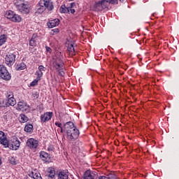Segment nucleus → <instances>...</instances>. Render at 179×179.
Instances as JSON below:
<instances>
[{
	"label": "nucleus",
	"instance_id": "1",
	"mask_svg": "<svg viewBox=\"0 0 179 179\" xmlns=\"http://www.w3.org/2000/svg\"><path fill=\"white\" fill-rule=\"evenodd\" d=\"M45 9L48 10H52L54 9V4L51 0H40L36 6L38 13H43Z\"/></svg>",
	"mask_w": 179,
	"mask_h": 179
},
{
	"label": "nucleus",
	"instance_id": "2",
	"mask_svg": "<svg viewBox=\"0 0 179 179\" xmlns=\"http://www.w3.org/2000/svg\"><path fill=\"white\" fill-rule=\"evenodd\" d=\"M5 17L15 23H20L22 22V17L17 14H15L12 10L7 11L5 14Z\"/></svg>",
	"mask_w": 179,
	"mask_h": 179
},
{
	"label": "nucleus",
	"instance_id": "3",
	"mask_svg": "<svg viewBox=\"0 0 179 179\" xmlns=\"http://www.w3.org/2000/svg\"><path fill=\"white\" fill-rule=\"evenodd\" d=\"M66 138L68 141H70V142H73V141H76L78 138H79V129H71L69 131L66 132Z\"/></svg>",
	"mask_w": 179,
	"mask_h": 179
},
{
	"label": "nucleus",
	"instance_id": "4",
	"mask_svg": "<svg viewBox=\"0 0 179 179\" xmlns=\"http://www.w3.org/2000/svg\"><path fill=\"white\" fill-rule=\"evenodd\" d=\"M0 78L4 80H10V73L6 69V67L3 65H0Z\"/></svg>",
	"mask_w": 179,
	"mask_h": 179
},
{
	"label": "nucleus",
	"instance_id": "5",
	"mask_svg": "<svg viewBox=\"0 0 179 179\" xmlns=\"http://www.w3.org/2000/svg\"><path fill=\"white\" fill-rule=\"evenodd\" d=\"M5 148H9L11 150H17L20 148V141L17 137H13L11 140V144L8 143V146Z\"/></svg>",
	"mask_w": 179,
	"mask_h": 179
},
{
	"label": "nucleus",
	"instance_id": "6",
	"mask_svg": "<svg viewBox=\"0 0 179 179\" xmlns=\"http://www.w3.org/2000/svg\"><path fill=\"white\" fill-rule=\"evenodd\" d=\"M17 8L19 10V12H21V13H29L30 12L29 9V4L27 3H24V1H22L20 3H18L17 4Z\"/></svg>",
	"mask_w": 179,
	"mask_h": 179
},
{
	"label": "nucleus",
	"instance_id": "7",
	"mask_svg": "<svg viewBox=\"0 0 179 179\" xmlns=\"http://www.w3.org/2000/svg\"><path fill=\"white\" fill-rule=\"evenodd\" d=\"M107 8V4L101 0L95 1L93 6V9L95 12H99V10H103V9H106Z\"/></svg>",
	"mask_w": 179,
	"mask_h": 179
},
{
	"label": "nucleus",
	"instance_id": "8",
	"mask_svg": "<svg viewBox=\"0 0 179 179\" xmlns=\"http://www.w3.org/2000/svg\"><path fill=\"white\" fill-rule=\"evenodd\" d=\"M16 59V55L10 53L7 55L5 58L6 64L8 66H12L15 64Z\"/></svg>",
	"mask_w": 179,
	"mask_h": 179
},
{
	"label": "nucleus",
	"instance_id": "9",
	"mask_svg": "<svg viewBox=\"0 0 179 179\" xmlns=\"http://www.w3.org/2000/svg\"><path fill=\"white\" fill-rule=\"evenodd\" d=\"M54 113L52 112H46L41 115V121L42 123L48 122L52 118Z\"/></svg>",
	"mask_w": 179,
	"mask_h": 179
},
{
	"label": "nucleus",
	"instance_id": "10",
	"mask_svg": "<svg viewBox=\"0 0 179 179\" xmlns=\"http://www.w3.org/2000/svg\"><path fill=\"white\" fill-rule=\"evenodd\" d=\"M0 143L5 148L9 146V141H8V138H6V136L3 131H0Z\"/></svg>",
	"mask_w": 179,
	"mask_h": 179
},
{
	"label": "nucleus",
	"instance_id": "11",
	"mask_svg": "<svg viewBox=\"0 0 179 179\" xmlns=\"http://www.w3.org/2000/svg\"><path fill=\"white\" fill-rule=\"evenodd\" d=\"M27 145L32 149H36L38 146V141L34 138H29L27 142Z\"/></svg>",
	"mask_w": 179,
	"mask_h": 179
},
{
	"label": "nucleus",
	"instance_id": "12",
	"mask_svg": "<svg viewBox=\"0 0 179 179\" xmlns=\"http://www.w3.org/2000/svg\"><path fill=\"white\" fill-rule=\"evenodd\" d=\"M64 131L66 132H69V131H72V129H76V127H75V125L73 124V122H67L64 124Z\"/></svg>",
	"mask_w": 179,
	"mask_h": 179
},
{
	"label": "nucleus",
	"instance_id": "13",
	"mask_svg": "<svg viewBox=\"0 0 179 179\" xmlns=\"http://www.w3.org/2000/svg\"><path fill=\"white\" fill-rule=\"evenodd\" d=\"M97 175L90 171H87L84 174V179H96Z\"/></svg>",
	"mask_w": 179,
	"mask_h": 179
},
{
	"label": "nucleus",
	"instance_id": "14",
	"mask_svg": "<svg viewBox=\"0 0 179 179\" xmlns=\"http://www.w3.org/2000/svg\"><path fill=\"white\" fill-rule=\"evenodd\" d=\"M59 24V20L58 18L50 20L48 23V27L52 29V27H57Z\"/></svg>",
	"mask_w": 179,
	"mask_h": 179
},
{
	"label": "nucleus",
	"instance_id": "15",
	"mask_svg": "<svg viewBox=\"0 0 179 179\" xmlns=\"http://www.w3.org/2000/svg\"><path fill=\"white\" fill-rule=\"evenodd\" d=\"M40 158L43 161V162H50V155L44 151H42L40 152Z\"/></svg>",
	"mask_w": 179,
	"mask_h": 179
},
{
	"label": "nucleus",
	"instance_id": "16",
	"mask_svg": "<svg viewBox=\"0 0 179 179\" xmlns=\"http://www.w3.org/2000/svg\"><path fill=\"white\" fill-rule=\"evenodd\" d=\"M29 45L31 47H36L37 45V34H34L31 38L29 40Z\"/></svg>",
	"mask_w": 179,
	"mask_h": 179
},
{
	"label": "nucleus",
	"instance_id": "17",
	"mask_svg": "<svg viewBox=\"0 0 179 179\" xmlns=\"http://www.w3.org/2000/svg\"><path fill=\"white\" fill-rule=\"evenodd\" d=\"M53 66L57 71H62V69H64V62L59 63L57 62H53Z\"/></svg>",
	"mask_w": 179,
	"mask_h": 179
},
{
	"label": "nucleus",
	"instance_id": "18",
	"mask_svg": "<svg viewBox=\"0 0 179 179\" xmlns=\"http://www.w3.org/2000/svg\"><path fill=\"white\" fill-rule=\"evenodd\" d=\"M29 177H32V178H34V179H43V178H41V174H40V173H36V171H32L29 174Z\"/></svg>",
	"mask_w": 179,
	"mask_h": 179
},
{
	"label": "nucleus",
	"instance_id": "19",
	"mask_svg": "<svg viewBox=\"0 0 179 179\" xmlns=\"http://www.w3.org/2000/svg\"><path fill=\"white\" fill-rule=\"evenodd\" d=\"M60 13H69V8L66 7L65 5H62L59 9Z\"/></svg>",
	"mask_w": 179,
	"mask_h": 179
},
{
	"label": "nucleus",
	"instance_id": "20",
	"mask_svg": "<svg viewBox=\"0 0 179 179\" xmlns=\"http://www.w3.org/2000/svg\"><path fill=\"white\" fill-rule=\"evenodd\" d=\"M15 69L16 71H23V69H26V64L22 62L17 64Z\"/></svg>",
	"mask_w": 179,
	"mask_h": 179
},
{
	"label": "nucleus",
	"instance_id": "21",
	"mask_svg": "<svg viewBox=\"0 0 179 179\" xmlns=\"http://www.w3.org/2000/svg\"><path fill=\"white\" fill-rule=\"evenodd\" d=\"M68 174L66 172L61 171L58 174V179H68Z\"/></svg>",
	"mask_w": 179,
	"mask_h": 179
},
{
	"label": "nucleus",
	"instance_id": "22",
	"mask_svg": "<svg viewBox=\"0 0 179 179\" xmlns=\"http://www.w3.org/2000/svg\"><path fill=\"white\" fill-rule=\"evenodd\" d=\"M24 131L25 132H31V131H33V124H29L25 125Z\"/></svg>",
	"mask_w": 179,
	"mask_h": 179
},
{
	"label": "nucleus",
	"instance_id": "23",
	"mask_svg": "<svg viewBox=\"0 0 179 179\" xmlns=\"http://www.w3.org/2000/svg\"><path fill=\"white\" fill-rule=\"evenodd\" d=\"M20 121V122H27L29 121V117H27L24 114H21Z\"/></svg>",
	"mask_w": 179,
	"mask_h": 179
},
{
	"label": "nucleus",
	"instance_id": "24",
	"mask_svg": "<svg viewBox=\"0 0 179 179\" xmlns=\"http://www.w3.org/2000/svg\"><path fill=\"white\" fill-rule=\"evenodd\" d=\"M8 106H15L16 104V99L15 98H9L8 99Z\"/></svg>",
	"mask_w": 179,
	"mask_h": 179
},
{
	"label": "nucleus",
	"instance_id": "25",
	"mask_svg": "<svg viewBox=\"0 0 179 179\" xmlns=\"http://www.w3.org/2000/svg\"><path fill=\"white\" fill-rule=\"evenodd\" d=\"M108 179H117V175H115V173L113 172L108 175Z\"/></svg>",
	"mask_w": 179,
	"mask_h": 179
},
{
	"label": "nucleus",
	"instance_id": "26",
	"mask_svg": "<svg viewBox=\"0 0 179 179\" xmlns=\"http://www.w3.org/2000/svg\"><path fill=\"white\" fill-rule=\"evenodd\" d=\"M38 80L39 78H36V79L34 80L31 84H30V86H31L32 87H34V86H36L37 85V83H38Z\"/></svg>",
	"mask_w": 179,
	"mask_h": 179
},
{
	"label": "nucleus",
	"instance_id": "27",
	"mask_svg": "<svg viewBox=\"0 0 179 179\" xmlns=\"http://www.w3.org/2000/svg\"><path fill=\"white\" fill-rule=\"evenodd\" d=\"M6 41V39H5V36H0V47L1 45H3Z\"/></svg>",
	"mask_w": 179,
	"mask_h": 179
},
{
	"label": "nucleus",
	"instance_id": "28",
	"mask_svg": "<svg viewBox=\"0 0 179 179\" xmlns=\"http://www.w3.org/2000/svg\"><path fill=\"white\" fill-rule=\"evenodd\" d=\"M68 51H69V52H72L73 51H75V48L73 47V44H70L69 45Z\"/></svg>",
	"mask_w": 179,
	"mask_h": 179
},
{
	"label": "nucleus",
	"instance_id": "29",
	"mask_svg": "<svg viewBox=\"0 0 179 179\" xmlns=\"http://www.w3.org/2000/svg\"><path fill=\"white\" fill-rule=\"evenodd\" d=\"M9 162H10V164H13L14 166H15V164H16V160L15 159V157H10L9 158Z\"/></svg>",
	"mask_w": 179,
	"mask_h": 179
},
{
	"label": "nucleus",
	"instance_id": "30",
	"mask_svg": "<svg viewBox=\"0 0 179 179\" xmlns=\"http://www.w3.org/2000/svg\"><path fill=\"white\" fill-rule=\"evenodd\" d=\"M104 3L107 5V3H112L114 4L117 2V0H103Z\"/></svg>",
	"mask_w": 179,
	"mask_h": 179
},
{
	"label": "nucleus",
	"instance_id": "31",
	"mask_svg": "<svg viewBox=\"0 0 179 179\" xmlns=\"http://www.w3.org/2000/svg\"><path fill=\"white\" fill-rule=\"evenodd\" d=\"M36 75H37V78L41 80V76H43V72L40 71V70H38L36 71Z\"/></svg>",
	"mask_w": 179,
	"mask_h": 179
},
{
	"label": "nucleus",
	"instance_id": "32",
	"mask_svg": "<svg viewBox=\"0 0 179 179\" xmlns=\"http://www.w3.org/2000/svg\"><path fill=\"white\" fill-rule=\"evenodd\" d=\"M58 33H59V29H52L51 34L54 35V34H57Z\"/></svg>",
	"mask_w": 179,
	"mask_h": 179
},
{
	"label": "nucleus",
	"instance_id": "33",
	"mask_svg": "<svg viewBox=\"0 0 179 179\" xmlns=\"http://www.w3.org/2000/svg\"><path fill=\"white\" fill-rule=\"evenodd\" d=\"M53 62H59V63H61V62H64V61H62V59H61L60 57H57Z\"/></svg>",
	"mask_w": 179,
	"mask_h": 179
},
{
	"label": "nucleus",
	"instance_id": "34",
	"mask_svg": "<svg viewBox=\"0 0 179 179\" xmlns=\"http://www.w3.org/2000/svg\"><path fill=\"white\" fill-rule=\"evenodd\" d=\"M38 71L41 72H44V71H45V67H44V66H39Z\"/></svg>",
	"mask_w": 179,
	"mask_h": 179
},
{
	"label": "nucleus",
	"instance_id": "35",
	"mask_svg": "<svg viewBox=\"0 0 179 179\" xmlns=\"http://www.w3.org/2000/svg\"><path fill=\"white\" fill-rule=\"evenodd\" d=\"M17 106H18V108H19L20 110L23 109L24 106H23V103H22V102H19L18 104H17Z\"/></svg>",
	"mask_w": 179,
	"mask_h": 179
},
{
	"label": "nucleus",
	"instance_id": "36",
	"mask_svg": "<svg viewBox=\"0 0 179 179\" xmlns=\"http://www.w3.org/2000/svg\"><path fill=\"white\" fill-rule=\"evenodd\" d=\"M55 125H56V127H58V128H62V124L58 122H56L55 123Z\"/></svg>",
	"mask_w": 179,
	"mask_h": 179
},
{
	"label": "nucleus",
	"instance_id": "37",
	"mask_svg": "<svg viewBox=\"0 0 179 179\" xmlns=\"http://www.w3.org/2000/svg\"><path fill=\"white\" fill-rule=\"evenodd\" d=\"M48 150L49 152H52L54 150V146L52 145H49V147L48 148Z\"/></svg>",
	"mask_w": 179,
	"mask_h": 179
},
{
	"label": "nucleus",
	"instance_id": "38",
	"mask_svg": "<svg viewBox=\"0 0 179 179\" xmlns=\"http://www.w3.org/2000/svg\"><path fill=\"white\" fill-rule=\"evenodd\" d=\"M59 73L61 76H64V75H65V72H64V71H62V69L59 71Z\"/></svg>",
	"mask_w": 179,
	"mask_h": 179
},
{
	"label": "nucleus",
	"instance_id": "39",
	"mask_svg": "<svg viewBox=\"0 0 179 179\" xmlns=\"http://www.w3.org/2000/svg\"><path fill=\"white\" fill-rule=\"evenodd\" d=\"M60 132L61 134H64V132H66L65 131V127L64 126V127H60Z\"/></svg>",
	"mask_w": 179,
	"mask_h": 179
},
{
	"label": "nucleus",
	"instance_id": "40",
	"mask_svg": "<svg viewBox=\"0 0 179 179\" xmlns=\"http://www.w3.org/2000/svg\"><path fill=\"white\" fill-rule=\"evenodd\" d=\"M45 50H46L47 52H51V51H52L51 48H50L48 46L45 47Z\"/></svg>",
	"mask_w": 179,
	"mask_h": 179
},
{
	"label": "nucleus",
	"instance_id": "41",
	"mask_svg": "<svg viewBox=\"0 0 179 179\" xmlns=\"http://www.w3.org/2000/svg\"><path fill=\"white\" fill-rule=\"evenodd\" d=\"M99 179H108V176H99Z\"/></svg>",
	"mask_w": 179,
	"mask_h": 179
},
{
	"label": "nucleus",
	"instance_id": "42",
	"mask_svg": "<svg viewBox=\"0 0 179 179\" xmlns=\"http://www.w3.org/2000/svg\"><path fill=\"white\" fill-rule=\"evenodd\" d=\"M73 6H75V3H71L70 4V6L68 7V8H69V9H72V8H73Z\"/></svg>",
	"mask_w": 179,
	"mask_h": 179
},
{
	"label": "nucleus",
	"instance_id": "43",
	"mask_svg": "<svg viewBox=\"0 0 179 179\" xmlns=\"http://www.w3.org/2000/svg\"><path fill=\"white\" fill-rule=\"evenodd\" d=\"M69 12H71V13L73 14V13H75V9H73V8H70V9H69Z\"/></svg>",
	"mask_w": 179,
	"mask_h": 179
},
{
	"label": "nucleus",
	"instance_id": "44",
	"mask_svg": "<svg viewBox=\"0 0 179 179\" xmlns=\"http://www.w3.org/2000/svg\"><path fill=\"white\" fill-rule=\"evenodd\" d=\"M8 99H14L13 94H8Z\"/></svg>",
	"mask_w": 179,
	"mask_h": 179
},
{
	"label": "nucleus",
	"instance_id": "45",
	"mask_svg": "<svg viewBox=\"0 0 179 179\" xmlns=\"http://www.w3.org/2000/svg\"><path fill=\"white\" fill-rule=\"evenodd\" d=\"M0 166H2V159L0 157Z\"/></svg>",
	"mask_w": 179,
	"mask_h": 179
},
{
	"label": "nucleus",
	"instance_id": "46",
	"mask_svg": "<svg viewBox=\"0 0 179 179\" xmlns=\"http://www.w3.org/2000/svg\"><path fill=\"white\" fill-rule=\"evenodd\" d=\"M36 99L38 98V94H37V93H36Z\"/></svg>",
	"mask_w": 179,
	"mask_h": 179
},
{
	"label": "nucleus",
	"instance_id": "47",
	"mask_svg": "<svg viewBox=\"0 0 179 179\" xmlns=\"http://www.w3.org/2000/svg\"><path fill=\"white\" fill-rule=\"evenodd\" d=\"M120 2H124V0H120Z\"/></svg>",
	"mask_w": 179,
	"mask_h": 179
},
{
	"label": "nucleus",
	"instance_id": "48",
	"mask_svg": "<svg viewBox=\"0 0 179 179\" xmlns=\"http://www.w3.org/2000/svg\"><path fill=\"white\" fill-rule=\"evenodd\" d=\"M70 1H73V0H70Z\"/></svg>",
	"mask_w": 179,
	"mask_h": 179
}]
</instances>
